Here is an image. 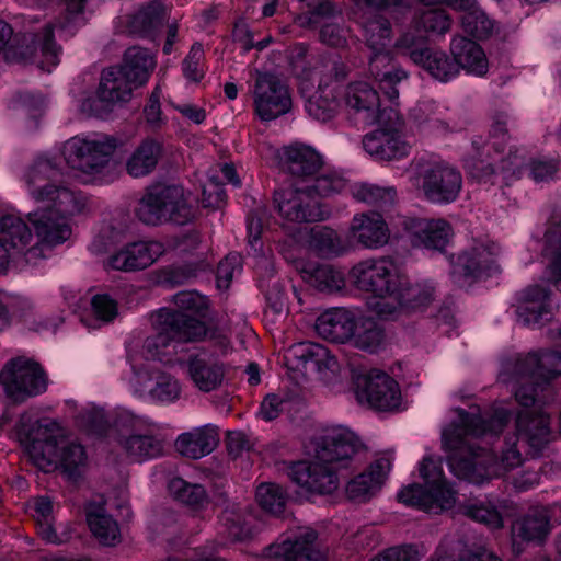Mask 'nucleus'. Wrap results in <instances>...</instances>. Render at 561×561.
<instances>
[{"mask_svg": "<svg viewBox=\"0 0 561 561\" xmlns=\"http://www.w3.org/2000/svg\"><path fill=\"white\" fill-rule=\"evenodd\" d=\"M456 413L457 420L442 434L443 447L448 453V465L455 476L480 485L493 478L505 476L523 463V454L518 447L520 438L516 434L505 437L499 459L484 448L476 446L477 439L496 435L503 430L511 417L506 408H496L488 424L474 413L460 409Z\"/></svg>", "mask_w": 561, "mask_h": 561, "instance_id": "f257e3e1", "label": "nucleus"}, {"mask_svg": "<svg viewBox=\"0 0 561 561\" xmlns=\"http://www.w3.org/2000/svg\"><path fill=\"white\" fill-rule=\"evenodd\" d=\"M60 170L48 158H39L25 174L30 196L42 206L28 214L38 243L56 247L72 234L70 218L80 214L84 197L59 182Z\"/></svg>", "mask_w": 561, "mask_h": 561, "instance_id": "f03ea898", "label": "nucleus"}, {"mask_svg": "<svg viewBox=\"0 0 561 561\" xmlns=\"http://www.w3.org/2000/svg\"><path fill=\"white\" fill-rule=\"evenodd\" d=\"M348 276L356 288L373 295L368 308L386 320L421 309L435 296L430 282L412 283L389 256L363 260L350 270Z\"/></svg>", "mask_w": 561, "mask_h": 561, "instance_id": "7ed1b4c3", "label": "nucleus"}, {"mask_svg": "<svg viewBox=\"0 0 561 561\" xmlns=\"http://www.w3.org/2000/svg\"><path fill=\"white\" fill-rule=\"evenodd\" d=\"M353 19L359 25L363 41L370 50L368 70L378 82L385 95L394 101L399 96L398 84L408 78V72L393 61V30L391 22L382 14L366 9L398 5L401 0H353Z\"/></svg>", "mask_w": 561, "mask_h": 561, "instance_id": "20e7f679", "label": "nucleus"}, {"mask_svg": "<svg viewBox=\"0 0 561 561\" xmlns=\"http://www.w3.org/2000/svg\"><path fill=\"white\" fill-rule=\"evenodd\" d=\"M173 302L179 310L162 308L152 316L156 334L146 339L144 348L160 360L170 362L179 345L197 342L208 336L203 318L208 300L196 291H181L174 295Z\"/></svg>", "mask_w": 561, "mask_h": 561, "instance_id": "39448f33", "label": "nucleus"}, {"mask_svg": "<svg viewBox=\"0 0 561 561\" xmlns=\"http://www.w3.org/2000/svg\"><path fill=\"white\" fill-rule=\"evenodd\" d=\"M16 436L33 462L44 471L60 467L72 478L87 463L83 446L59 436L55 422L23 414L16 425Z\"/></svg>", "mask_w": 561, "mask_h": 561, "instance_id": "423d86ee", "label": "nucleus"}, {"mask_svg": "<svg viewBox=\"0 0 561 561\" xmlns=\"http://www.w3.org/2000/svg\"><path fill=\"white\" fill-rule=\"evenodd\" d=\"M508 136L505 124L496 122L493 124L490 137L483 140L481 137L472 140V154L466 159L465 167L469 173L480 182L495 183V167L502 173L503 181L507 184L510 181L519 178L524 164L523 157H504V148Z\"/></svg>", "mask_w": 561, "mask_h": 561, "instance_id": "0eeeda50", "label": "nucleus"}, {"mask_svg": "<svg viewBox=\"0 0 561 561\" xmlns=\"http://www.w3.org/2000/svg\"><path fill=\"white\" fill-rule=\"evenodd\" d=\"M145 225H186L195 217L191 193L180 184H158L146 190L135 209Z\"/></svg>", "mask_w": 561, "mask_h": 561, "instance_id": "6e6552de", "label": "nucleus"}, {"mask_svg": "<svg viewBox=\"0 0 561 561\" xmlns=\"http://www.w3.org/2000/svg\"><path fill=\"white\" fill-rule=\"evenodd\" d=\"M407 172L411 185L432 204H450L462 188L460 171L446 161L414 159Z\"/></svg>", "mask_w": 561, "mask_h": 561, "instance_id": "1a4fd4ad", "label": "nucleus"}, {"mask_svg": "<svg viewBox=\"0 0 561 561\" xmlns=\"http://www.w3.org/2000/svg\"><path fill=\"white\" fill-rule=\"evenodd\" d=\"M115 138L104 134L77 135L60 147L65 163L83 182H93L100 178L110 164L116 149Z\"/></svg>", "mask_w": 561, "mask_h": 561, "instance_id": "9d476101", "label": "nucleus"}, {"mask_svg": "<svg viewBox=\"0 0 561 561\" xmlns=\"http://www.w3.org/2000/svg\"><path fill=\"white\" fill-rule=\"evenodd\" d=\"M519 380L523 383L515 389L516 401L522 407H540L552 392L550 382L561 375V354L548 351L531 353L517 363Z\"/></svg>", "mask_w": 561, "mask_h": 561, "instance_id": "9b49d317", "label": "nucleus"}, {"mask_svg": "<svg viewBox=\"0 0 561 561\" xmlns=\"http://www.w3.org/2000/svg\"><path fill=\"white\" fill-rule=\"evenodd\" d=\"M419 471L424 486L411 484L403 488L398 493L399 501L430 513L451 508L456 503V492L444 478L442 467L432 457H424Z\"/></svg>", "mask_w": 561, "mask_h": 561, "instance_id": "f8f14e48", "label": "nucleus"}, {"mask_svg": "<svg viewBox=\"0 0 561 561\" xmlns=\"http://www.w3.org/2000/svg\"><path fill=\"white\" fill-rule=\"evenodd\" d=\"M147 357L137 356L131 359V375L127 381L130 389L139 397H150L154 401L171 403L181 396V385L172 375L160 370L157 365L159 358L152 357L144 348ZM173 355L170 362L161 360L164 364L173 363Z\"/></svg>", "mask_w": 561, "mask_h": 561, "instance_id": "ddd939ff", "label": "nucleus"}, {"mask_svg": "<svg viewBox=\"0 0 561 561\" xmlns=\"http://www.w3.org/2000/svg\"><path fill=\"white\" fill-rule=\"evenodd\" d=\"M378 127L363 138L364 150L376 160L392 161L405 158L411 146L404 137V121L393 108L380 121Z\"/></svg>", "mask_w": 561, "mask_h": 561, "instance_id": "4468645a", "label": "nucleus"}, {"mask_svg": "<svg viewBox=\"0 0 561 561\" xmlns=\"http://www.w3.org/2000/svg\"><path fill=\"white\" fill-rule=\"evenodd\" d=\"M0 382L9 398L15 402L44 393L48 379L38 363L27 357L9 360L0 373Z\"/></svg>", "mask_w": 561, "mask_h": 561, "instance_id": "2eb2a0df", "label": "nucleus"}, {"mask_svg": "<svg viewBox=\"0 0 561 561\" xmlns=\"http://www.w3.org/2000/svg\"><path fill=\"white\" fill-rule=\"evenodd\" d=\"M135 89L122 69L115 66L106 68L101 73L95 95L84 98L79 110L87 116L102 117L114 106L128 102Z\"/></svg>", "mask_w": 561, "mask_h": 561, "instance_id": "dca6fc26", "label": "nucleus"}, {"mask_svg": "<svg viewBox=\"0 0 561 561\" xmlns=\"http://www.w3.org/2000/svg\"><path fill=\"white\" fill-rule=\"evenodd\" d=\"M274 206L284 226L324 219V211L307 183H294L276 191Z\"/></svg>", "mask_w": 561, "mask_h": 561, "instance_id": "f3484780", "label": "nucleus"}, {"mask_svg": "<svg viewBox=\"0 0 561 561\" xmlns=\"http://www.w3.org/2000/svg\"><path fill=\"white\" fill-rule=\"evenodd\" d=\"M252 96L254 111L262 121H273L289 113L293 107L287 83L274 73H257Z\"/></svg>", "mask_w": 561, "mask_h": 561, "instance_id": "a211bd4d", "label": "nucleus"}, {"mask_svg": "<svg viewBox=\"0 0 561 561\" xmlns=\"http://www.w3.org/2000/svg\"><path fill=\"white\" fill-rule=\"evenodd\" d=\"M359 446V439L351 430L334 425L322 430L313 443V453L317 459L346 469L353 463Z\"/></svg>", "mask_w": 561, "mask_h": 561, "instance_id": "6ab92c4d", "label": "nucleus"}, {"mask_svg": "<svg viewBox=\"0 0 561 561\" xmlns=\"http://www.w3.org/2000/svg\"><path fill=\"white\" fill-rule=\"evenodd\" d=\"M341 103L354 119L365 126L375 125L389 108L382 107L378 92L365 81H354L339 89Z\"/></svg>", "mask_w": 561, "mask_h": 561, "instance_id": "aec40b11", "label": "nucleus"}, {"mask_svg": "<svg viewBox=\"0 0 561 561\" xmlns=\"http://www.w3.org/2000/svg\"><path fill=\"white\" fill-rule=\"evenodd\" d=\"M359 404L376 411H394L401 404L398 382L382 371L374 370L359 378L356 388Z\"/></svg>", "mask_w": 561, "mask_h": 561, "instance_id": "412c9836", "label": "nucleus"}, {"mask_svg": "<svg viewBox=\"0 0 561 561\" xmlns=\"http://www.w3.org/2000/svg\"><path fill=\"white\" fill-rule=\"evenodd\" d=\"M327 461L317 459L313 455L311 461H299L289 469V478L302 490L310 493L330 494L339 488V471Z\"/></svg>", "mask_w": 561, "mask_h": 561, "instance_id": "4be33fe9", "label": "nucleus"}, {"mask_svg": "<svg viewBox=\"0 0 561 561\" xmlns=\"http://www.w3.org/2000/svg\"><path fill=\"white\" fill-rule=\"evenodd\" d=\"M316 539L314 530L299 528L293 537L271 545L267 556L276 561H328L325 552L316 546Z\"/></svg>", "mask_w": 561, "mask_h": 561, "instance_id": "5701e85b", "label": "nucleus"}, {"mask_svg": "<svg viewBox=\"0 0 561 561\" xmlns=\"http://www.w3.org/2000/svg\"><path fill=\"white\" fill-rule=\"evenodd\" d=\"M501 253L494 242H479L457 256L453 274L459 278L477 279L497 271L496 259Z\"/></svg>", "mask_w": 561, "mask_h": 561, "instance_id": "b1692460", "label": "nucleus"}, {"mask_svg": "<svg viewBox=\"0 0 561 561\" xmlns=\"http://www.w3.org/2000/svg\"><path fill=\"white\" fill-rule=\"evenodd\" d=\"M165 253L162 242L156 240L131 242L108 257L112 270L123 272L141 271L151 266Z\"/></svg>", "mask_w": 561, "mask_h": 561, "instance_id": "393cba45", "label": "nucleus"}, {"mask_svg": "<svg viewBox=\"0 0 561 561\" xmlns=\"http://www.w3.org/2000/svg\"><path fill=\"white\" fill-rule=\"evenodd\" d=\"M451 20L442 9H427L414 18L413 30L404 32L396 42L398 48L416 49L424 41V34L444 35L450 30Z\"/></svg>", "mask_w": 561, "mask_h": 561, "instance_id": "a878e982", "label": "nucleus"}, {"mask_svg": "<svg viewBox=\"0 0 561 561\" xmlns=\"http://www.w3.org/2000/svg\"><path fill=\"white\" fill-rule=\"evenodd\" d=\"M350 231L358 244L377 250L390 240V229L383 217L376 211H366L353 217Z\"/></svg>", "mask_w": 561, "mask_h": 561, "instance_id": "bb28decb", "label": "nucleus"}, {"mask_svg": "<svg viewBox=\"0 0 561 561\" xmlns=\"http://www.w3.org/2000/svg\"><path fill=\"white\" fill-rule=\"evenodd\" d=\"M404 227L415 243L427 249L443 250L453 237L450 224L443 218H409Z\"/></svg>", "mask_w": 561, "mask_h": 561, "instance_id": "cd10ccee", "label": "nucleus"}, {"mask_svg": "<svg viewBox=\"0 0 561 561\" xmlns=\"http://www.w3.org/2000/svg\"><path fill=\"white\" fill-rule=\"evenodd\" d=\"M390 469L391 462L389 459L376 460L364 472L347 482V497L358 503L369 501L381 490Z\"/></svg>", "mask_w": 561, "mask_h": 561, "instance_id": "c85d7f7f", "label": "nucleus"}, {"mask_svg": "<svg viewBox=\"0 0 561 561\" xmlns=\"http://www.w3.org/2000/svg\"><path fill=\"white\" fill-rule=\"evenodd\" d=\"M32 240L27 225L13 215L0 219V274L8 266L9 260L22 253Z\"/></svg>", "mask_w": 561, "mask_h": 561, "instance_id": "c756f323", "label": "nucleus"}, {"mask_svg": "<svg viewBox=\"0 0 561 561\" xmlns=\"http://www.w3.org/2000/svg\"><path fill=\"white\" fill-rule=\"evenodd\" d=\"M186 373L193 385L203 392L219 388L225 378V367L206 353L191 355L186 360Z\"/></svg>", "mask_w": 561, "mask_h": 561, "instance_id": "7c9ffc66", "label": "nucleus"}, {"mask_svg": "<svg viewBox=\"0 0 561 561\" xmlns=\"http://www.w3.org/2000/svg\"><path fill=\"white\" fill-rule=\"evenodd\" d=\"M283 161L287 170L298 180L295 183H307L322 169L320 154L311 147L293 144L283 149Z\"/></svg>", "mask_w": 561, "mask_h": 561, "instance_id": "2f4dec72", "label": "nucleus"}, {"mask_svg": "<svg viewBox=\"0 0 561 561\" xmlns=\"http://www.w3.org/2000/svg\"><path fill=\"white\" fill-rule=\"evenodd\" d=\"M219 443L218 428L207 424L182 433L175 439V449L184 457L199 459L209 455Z\"/></svg>", "mask_w": 561, "mask_h": 561, "instance_id": "473e14b6", "label": "nucleus"}, {"mask_svg": "<svg viewBox=\"0 0 561 561\" xmlns=\"http://www.w3.org/2000/svg\"><path fill=\"white\" fill-rule=\"evenodd\" d=\"M356 318L344 308H332L322 312L316 321L317 333L332 342H348L355 330Z\"/></svg>", "mask_w": 561, "mask_h": 561, "instance_id": "72a5a7b5", "label": "nucleus"}, {"mask_svg": "<svg viewBox=\"0 0 561 561\" xmlns=\"http://www.w3.org/2000/svg\"><path fill=\"white\" fill-rule=\"evenodd\" d=\"M516 435L522 438L534 454L542 450L551 440L550 417L539 411L536 414L520 413L516 421Z\"/></svg>", "mask_w": 561, "mask_h": 561, "instance_id": "f704fd0d", "label": "nucleus"}, {"mask_svg": "<svg viewBox=\"0 0 561 561\" xmlns=\"http://www.w3.org/2000/svg\"><path fill=\"white\" fill-rule=\"evenodd\" d=\"M287 359L297 360V366H301L305 371H333L337 366L335 357L325 346L312 342L293 345L288 350Z\"/></svg>", "mask_w": 561, "mask_h": 561, "instance_id": "c9c22d12", "label": "nucleus"}, {"mask_svg": "<svg viewBox=\"0 0 561 561\" xmlns=\"http://www.w3.org/2000/svg\"><path fill=\"white\" fill-rule=\"evenodd\" d=\"M409 56L438 81L447 82L459 75V65L443 50L416 48L409 50Z\"/></svg>", "mask_w": 561, "mask_h": 561, "instance_id": "e433bc0d", "label": "nucleus"}, {"mask_svg": "<svg viewBox=\"0 0 561 561\" xmlns=\"http://www.w3.org/2000/svg\"><path fill=\"white\" fill-rule=\"evenodd\" d=\"M450 51L459 70L467 73L482 77L489 70V61L485 53L476 42L462 36H455L450 43Z\"/></svg>", "mask_w": 561, "mask_h": 561, "instance_id": "4c0bfd02", "label": "nucleus"}, {"mask_svg": "<svg viewBox=\"0 0 561 561\" xmlns=\"http://www.w3.org/2000/svg\"><path fill=\"white\" fill-rule=\"evenodd\" d=\"M551 305L547 290L540 286L528 287L517 307L518 321L524 325H536L549 319Z\"/></svg>", "mask_w": 561, "mask_h": 561, "instance_id": "58836bf2", "label": "nucleus"}, {"mask_svg": "<svg viewBox=\"0 0 561 561\" xmlns=\"http://www.w3.org/2000/svg\"><path fill=\"white\" fill-rule=\"evenodd\" d=\"M550 506H534L515 522L513 534L525 541L540 542L546 539L551 530Z\"/></svg>", "mask_w": 561, "mask_h": 561, "instance_id": "ea45409f", "label": "nucleus"}, {"mask_svg": "<svg viewBox=\"0 0 561 561\" xmlns=\"http://www.w3.org/2000/svg\"><path fill=\"white\" fill-rule=\"evenodd\" d=\"M161 154V145L153 139H146L126 159V172L135 179L147 176L154 171Z\"/></svg>", "mask_w": 561, "mask_h": 561, "instance_id": "a19ab883", "label": "nucleus"}, {"mask_svg": "<svg viewBox=\"0 0 561 561\" xmlns=\"http://www.w3.org/2000/svg\"><path fill=\"white\" fill-rule=\"evenodd\" d=\"M116 67L127 75L136 88H139L149 80L156 68V59L148 49L130 47L124 55L123 64Z\"/></svg>", "mask_w": 561, "mask_h": 561, "instance_id": "79ce46f5", "label": "nucleus"}, {"mask_svg": "<svg viewBox=\"0 0 561 561\" xmlns=\"http://www.w3.org/2000/svg\"><path fill=\"white\" fill-rule=\"evenodd\" d=\"M456 10L460 12L463 30L476 38L483 39L492 34L494 24L476 0H458Z\"/></svg>", "mask_w": 561, "mask_h": 561, "instance_id": "37998d69", "label": "nucleus"}, {"mask_svg": "<svg viewBox=\"0 0 561 561\" xmlns=\"http://www.w3.org/2000/svg\"><path fill=\"white\" fill-rule=\"evenodd\" d=\"M87 522L90 530L102 545L114 546L119 541L118 524L106 513L103 505L91 503L87 511Z\"/></svg>", "mask_w": 561, "mask_h": 561, "instance_id": "c03bdc74", "label": "nucleus"}, {"mask_svg": "<svg viewBox=\"0 0 561 561\" xmlns=\"http://www.w3.org/2000/svg\"><path fill=\"white\" fill-rule=\"evenodd\" d=\"M144 431L145 433L135 432L119 439V445L135 461H144L162 454V442L149 433V427Z\"/></svg>", "mask_w": 561, "mask_h": 561, "instance_id": "a18cd8bd", "label": "nucleus"}, {"mask_svg": "<svg viewBox=\"0 0 561 561\" xmlns=\"http://www.w3.org/2000/svg\"><path fill=\"white\" fill-rule=\"evenodd\" d=\"M341 105L339 89L327 87L308 98L305 107L313 119L327 122L334 117Z\"/></svg>", "mask_w": 561, "mask_h": 561, "instance_id": "49530a36", "label": "nucleus"}, {"mask_svg": "<svg viewBox=\"0 0 561 561\" xmlns=\"http://www.w3.org/2000/svg\"><path fill=\"white\" fill-rule=\"evenodd\" d=\"M353 346L367 352H378L385 342L383 330L370 318H359L355 321L354 334L350 339Z\"/></svg>", "mask_w": 561, "mask_h": 561, "instance_id": "de8ad7c7", "label": "nucleus"}, {"mask_svg": "<svg viewBox=\"0 0 561 561\" xmlns=\"http://www.w3.org/2000/svg\"><path fill=\"white\" fill-rule=\"evenodd\" d=\"M127 228L128 218L122 213L105 218L91 243V249L96 253L107 250L108 247L122 240Z\"/></svg>", "mask_w": 561, "mask_h": 561, "instance_id": "09e8293b", "label": "nucleus"}, {"mask_svg": "<svg viewBox=\"0 0 561 561\" xmlns=\"http://www.w3.org/2000/svg\"><path fill=\"white\" fill-rule=\"evenodd\" d=\"M304 278L312 287L323 293H336L345 287L344 273L332 265H319L304 271Z\"/></svg>", "mask_w": 561, "mask_h": 561, "instance_id": "8fccbe9b", "label": "nucleus"}, {"mask_svg": "<svg viewBox=\"0 0 561 561\" xmlns=\"http://www.w3.org/2000/svg\"><path fill=\"white\" fill-rule=\"evenodd\" d=\"M352 194L356 201L380 208L392 205L397 196V192L393 187H381L368 183L355 185Z\"/></svg>", "mask_w": 561, "mask_h": 561, "instance_id": "3c124183", "label": "nucleus"}, {"mask_svg": "<svg viewBox=\"0 0 561 561\" xmlns=\"http://www.w3.org/2000/svg\"><path fill=\"white\" fill-rule=\"evenodd\" d=\"M310 193L316 197H329L339 194L346 188V180L335 171L320 170L314 176L308 180Z\"/></svg>", "mask_w": 561, "mask_h": 561, "instance_id": "603ef678", "label": "nucleus"}, {"mask_svg": "<svg viewBox=\"0 0 561 561\" xmlns=\"http://www.w3.org/2000/svg\"><path fill=\"white\" fill-rule=\"evenodd\" d=\"M459 511L473 520L482 523L490 528L503 527V517L500 512L490 503L467 501L459 506Z\"/></svg>", "mask_w": 561, "mask_h": 561, "instance_id": "864d4df0", "label": "nucleus"}, {"mask_svg": "<svg viewBox=\"0 0 561 561\" xmlns=\"http://www.w3.org/2000/svg\"><path fill=\"white\" fill-rule=\"evenodd\" d=\"M164 14V9L160 3L150 4L130 18L129 28L135 34L147 35L162 23Z\"/></svg>", "mask_w": 561, "mask_h": 561, "instance_id": "5fc2aeb1", "label": "nucleus"}, {"mask_svg": "<svg viewBox=\"0 0 561 561\" xmlns=\"http://www.w3.org/2000/svg\"><path fill=\"white\" fill-rule=\"evenodd\" d=\"M169 491L175 499L193 507H202L207 502L205 489L201 484L188 483L179 477L169 482Z\"/></svg>", "mask_w": 561, "mask_h": 561, "instance_id": "6e6d98bb", "label": "nucleus"}, {"mask_svg": "<svg viewBox=\"0 0 561 561\" xmlns=\"http://www.w3.org/2000/svg\"><path fill=\"white\" fill-rule=\"evenodd\" d=\"M310 245L323 256L337 255L343 251V243L336 231L329 227L311 230Z\"/></svg>", "mask_w": 561, "mask_h": 561, "instance_id": "4d7b16f0", "label": "nucleus"}, {"mask_svg": "<svg viewBox=\"0 0 561 561\" xmlns=\"http://www.w3.org/2000/svg\"><path fill=\"white\" fill-rule=\"evenodd\" d=\"M545 253L551 261L556 285L561 289V219L552 222L546 232Z\"/></svg>", "mask_w": 561, "mask_h": 561, "instance_id": "13d9d810", "label": "nucleus"}, {"mask_svg": "<svg viewBox=\"0 0 561 561\" xmlns=\"http://www.w3.org/2000/svg\"><path fill=\"white\" fill-rule=\"evenodd\" d=\"M412 117L416 124L428 129L445 130L447 128L440 107L433 101L419 103L412 111Z\"/></svg>", "mask_w": 561, "mask_h": 561, "instance_id": "bf43d9fd", "label": "nucleus"}, {"mask_svg": "<svg viewBox=\"0 0 561 561\" xmlns=\"http://www.w3.org/2000/svg\"><path fill=\"white\" fill-rule=\"evenodd\" d=\"M256 499L260 506L266 512L278 515L283 513L286 504V494L275 483H263L256 490Z\"/></svg>", "mask_w": 561, "mask_h": 561, "instance_id": "052dcab7", "label": "nucleus"}, {"mask_svg": "<svg viewBox=\"0 0 561 561\" xmlns=\"http://www.w3.org/2000/svg\"><path fill=\"white\" fill-rule=\"evenodd\" d=\"M205 54L202 44L192 45L188 55L184 58L182 70L184 77L192 82H199L205 75Z\"/></svg>", "mask_w": 561, "mask_h": 561, "instance_id": "680f3d73", "label": "nucleus"}, {"mask_svg": "<svg viewBox=\"0 0 561 561\" xmlns=\"http://www.w3.org/2000/svg\"><path fill=\"white\" fill-rule=\"evenodd\" d=\"M335 11L331 1H322L318 3L310 12L306 15H300L297 22L301 26H319L322 27L325 23L334 22Z\"/></svg>", "mask_w": 561, "mask_h": 561, "instance_id": "e2e57ef3", "label": "nucleus"}, {"mask_svg": "<svg viewBox=\"0 0 561 561\" xmlns=\"http://www.w3.org/2000/svg\"><path fill=\"white\" fill-rule=\"evenodd\" d=\"M79 421L84 428L96 434H102L108 425V419L104 410L94 404H89L82 409Z\"/></svg>", "mask_w": 561, "mask_h": 561, "instance_id": "0e129e2a", "label": "nucleus"}, {"mask_svg": "<svg viewBox=\"0 0 561 561\" xmlns=\"http://www.w3.org/2000/svg\"><path fill=\"white\" fill-rule=\"evenodd\" d=\"M288 400L286 396L279 393L266 394L257 411V416L266 422L277 419L286 409Z\"/></svg>", "mask_w": 561, "mask_h": 561, "instance_id": "69168bd1", "label": "nucleus"}, {"mask_svg": "<svg viewBox=\"0 0 561 561\" xmlns=\"http://www.w3.org/2000/svg\"><path fill=\"white\" fill-rule=\"evenodd\" d=\"M423 550L413 545L392 547L375 557L371 561H420Z\"/></svg>", "mask_w": 561, "mask_h": 561, "instance_id": "338daca9", "label": "nucleus"}, {"mask_svg": "<svg viewBox=\"0 0 561 561\" xmlns=\"http://www.w3.org/2000/svg\"><path fill=\"white\" fill-rule=\"evenodd\" d=\"M241 271V256L238 253L228 254L217 267V285L228 288L233 276Z\"/></svg>", "mask_w": 561, "mask_h": 561, "instance_id": "774afa93", "label": "nucleus"}]
</instances>
